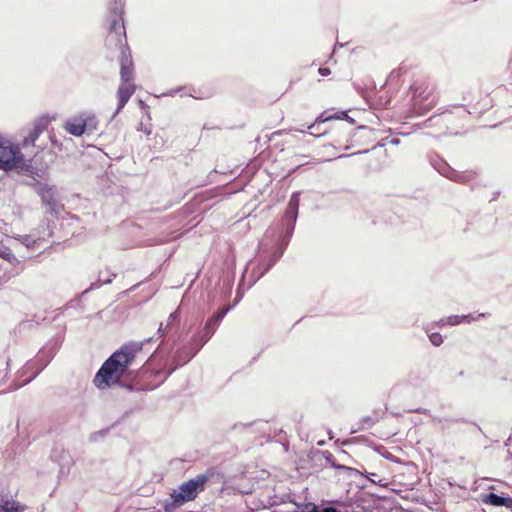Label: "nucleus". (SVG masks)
<instances>
[{"label": "nucleus", "instance_id": "obj_29", "mask_svg": "<svg viewBox=\"0 0 512 512\" xmlns=\"http://www.w3.org/2000/svg\"><path fill=\"white\" fill-rule=\"evenodd\" d=\"M319 126H320V125H317V126H316L314 129H312V130H311V129H309L308 127H307V129L309 130V133H310L311 135H314V136H316V137H319V136H321V135L325 134V132H320V130H319Z\"/></svg>", "mask_w": 512, "mask_h": 512}, {"label": "nucleus", "instance_id": "obj_23", "mask_svg": "<svg viewBox=\"0 0 512 512\" xmlns=\"http://www.w3.org/2000/svg\"><path fill=\"white\" fill-rule=\"evenodd\" d=\"M429 340L432 345L439 347L443 343V337L440 333L433 332L428 334Z\"/></svg>", "mask_w": 512, "mask_h": 512}, {"label": "nucleus", "instance_id": "obj_35", "mask_svg": "<svg viewBox=\"0 0 512 512\" xmlns=\"http://www.w3.org/2000/svg\"><path fill=\"white\" fill-rule=\"evenodd\" d=\"M164 333H165V329L163 327V324L161 323L158 327L157 334L159 337H162L164 335Z\"/></svg>", "mask_w": 512, "mask_h": 512}, {"label": "nucleus", "instance_id": "obj_32", "mask_svg": "<svg viewBox=\"0 0 512 512\" xmlns=\"http://www.w3.org/2000/svg\"><path fill=\"white\" fill-rule=\"evenodd\" d=\"M319 74L322 76H327L330 74V69L325 67H320L318 70Z\"/></svg>", "mask_w": 512, "mask_h": 512}, {"label": "nucleus", "instance_id": "obj_18", "mask_svg": "<svg viewBox=\"0 0 512 512\" xmlns=\"http://www.w3.org/2000/svg\"><path fill=\"white\" fill-rule=\"evenodd\" d=\"M230 310L229 307H224L219 309L216 313H214L206 322L204 326L205 331L211 330L213 327H215V331L217 330V327L219 323L222 321V319L225 317V315Z\"/></svg>", "mask_w": 512, "mask_h": 512}, {"label": "nucleus", "instance_id": "obj_26", "mask_svg": "<svg viewBox=\"0 0 512 512\" xmlns=\"http://www.w3.org/2000/svg\"><path fill=\"white\" fill-rule=\"evenodd\" d=\"M178 320H179V313H178V311L172 312L169 315V317H168V321H167L166 327L170 326L172 323H174L175 321H178Z\"/></svg>", "mask_w": 512, "mask_h": 512}, {"label": "nucleus", "instance_id": "obj_3", "mask_svg": "<svg viewBox=\"0 0 512 512\" xmlns=\"http://www.w3.org/2000/svg\"><path fill=\"white\" fill-rule=\"evenodd\" d=\"M123 10L124 4L122 1L115 0L111 7V20L107 36L108 44L118 46L121 50H123L127 42ZM122 53H124V51H122Z\"/></svg>", "mask_w": 512, "mask_h": 512}, {"label": "nucleus", "instance_id": "obj_25", "mask_svg": "<svg viewBox=\"0 0 512 512\" xmlns=\"http://www.w3.org/2000/svg\"><path fill=\"white\" fill-rule=\"evenodd\" d=\"M102 274L103 273L101 272L99 277V281H101L102 284H109L116 277L115 273H109L107 278H102Z\"/></svg>", "mask_w": 512, "mask_h": 512}, {"label": "nucleus", "instance_id": "obj_14", "mask_svg": "<svg viewBox=\"0 0 512 512\" xmlns=\"http://www.w3.org/2000/svg\"><path fill=\"white\" fill-rule=\"evenodd\" d=\"M485 317L484 313H480L477 316L472 314H463V315H451L445 318V321L450 326H456L461 324L462 322L470 323L472 321H477L479 318Z\"/></svg>", "mask_w": 512, "mask_h": 512}, {"label": "nucleus", "instance_id": "obj_9", "mask_svg": "<svg viewBox=\"0 0 512 512\" xmlns=\"http://www.w3.org/2000/svg\"><path fill=\"white\" fill-rule=\"evenodd\" d=\"M439 172L446 178L458 183H469L475 177V173L472 171L458 172L446 164L442 165Z\"/></svg>", "mask_w": 512, "mask_h": 512}, {"label": "nucleus", "instance_id": "obj_37", "mask_svg": "<svg viewBox=\"0 0 512 512\" xmlns=\"http://www.w3.org/2000/svg\"><path fill=\"white\" fill-rule=\"evenodd\" d=\"M6 376H7L6 369L0 370V384L3 383Z\"/></svg>", "mask_w": 512, "mask_h": 512}, {"label": "nucleus", "instance_id": "obj_17", "mask_svg": "<svg viewBox=\"0 0 512 512\" xmlns=\"http://www.w3.org/2000/svg\"><path fill=\"white\" fill-rule=\"evenodd\" d=\"M120 77L122 83H132L133 80V64L132 60L123 57L121 61Z\"/></svg>", "mask_w": 512, "mask_h": 512}, {"label": "nucleus", "instance_id": "obj_33", "mask_svg": "<svg viewBox=\"0 0 512 512\" xmlns=\"http://www.w3.org/2000/svg\"><path fill=\"white\" fill-rule=\"evenodd\" d=\"M503 507H506L510 510H512V498L511 497H505V504Z\"/></svg>", "mask_w": 512, "mask_h": 512}, {"label": "nucleus", "instance_id": "obj_4", "mask_svg": "<svg viewBox=\"0 0 512 512\" xmlns=\"http://www.w3.org/2000/svg\"><path fill=\"white\" fill-rule=\"evenodd\" d=\"M208 481V476L199 474L195 478L182 483L178 491H173L171 497L176 505H182L186 502L192 501L197 497V494L204 490L205 484Z\"/></svg>", "mask_w": 512, "mask_h": 512}, {"label": "nucleus", "instance_id": "obj_27", "mask_svg": "<svg viewBox=\"0 0 512 512\" xmlns=\"http://www.w3.org/2000/svg\"><path fill=\"white\" fill-rule=\"evenodd\" d=\"M377 478H378V475H377L376 473H370L369 475H367V479H368L369 481H371V482H373V483H380V485H384V484L382 483V481H383V480H382V479H378V480H377Z\"/></svg>", "mask_w": 512, "mask_h": 512}, {"label": "nucleus", "instance_id": "obj_13", "mask_svg": "<svg viewBox=\"0 0 512 512\" xmlns=\"http://www.w3.org/2000/svg\"><path fill=\"white\" fill-rule=\"evenodd\" d=\"M331 120H346L350 123H353L354 120L348 116L346 111H340L331 115H325V113H322L314 123L308 126L309 129H314L317 125H321L322 123L331 121Z\"/></svg>", "mask_w": 512, "mask_h": 512}, {"label": "nucleus", "instance_id": "obj_8", "mask_svg": "<svg viewBox=\"0 0 512 512\" xmlns=\"http://www.w3.org/2000/svg\"><path fill=\"white\" fill-rule=\"evenodd\" d=\"M42 229V233L39 234L38 236L34 235V234H29V235H19L17 237V240L22 243L23 245H25L26 247L30 248V247H34L36 245H39V243L41 241H44L45 239L51 237L52 235V232L50 230V227H49V223H41L40 224V227Z\"/></svg>", "mask_w": 512, "mask_h": 512}, {"label": "nucleus", "instance_id": "obj_22", "mask_svg": "<svg viewBox=\"0 0 512 512\" xmlns=\"http://www.w3.org/2000/svg\"><path fill=\"white\" fill-rule=\"evenodd\" d=\"M377 418L375 417H372V416H365L362 418L361 420V427H359V429H366V428H370L372 427L376 422H377Z\"/></svg>", "mask_w": 512, "mask_h": 512}, {"label": "nucleus", "instance_id": "obj_38", "mask_svg": "<svg viewBox=\"0 0 512 512\" xmlns=\"http://www.w3.org/2000/svg\"><path fill=\"white\" fill-rule=\"evenodd\" d=\"M399 142H400V141H399V139H397V138H394V139H392V140L390 141V143H391V144H393V145H398V144H399Z\"/></svg>", "mask_w": 512, "mask_h": 512}, {"label": "nucleus", "instance_id": "obj_31", "mask_svg": "<svg viewBox=\"0 0 512 512\" xmlns=\"http://www.w3.org/2000/svg\"><path fill=\"white\" fill-rule=\"evenodd\" d=\"M138 130L143 131L145 134L149 135L151 133V127H147L140 123Z\"/></svg>", "mask_w": 512, "mask_h": 512}, {"label": "nucleus", "instance_id": "obj_30", "mask_svg": "<svg viewBox=\"0 0 512 512\" xmlns=\"http://www.w3.org/2000/svg\"><path fill=\"white\" fill-rule=\"evenodd\" d=\"M318 512H341V511L333 506H325L322 510L318 509Z\"/></svg>", "mask_w": 512, "mask_h": 512}, {"label": "nucleus", "instance_id": "obj_21", "mask_svg": "<svg viewBox=\"0 0 512 512\" xmlns=\"http://www.w3.org/2000/svg\"><path fill=\"white\" fill-rule=\"evenodd\" d=\"M483 502L495 507H503L505 504V497L495 493H488L483 497Z\"/></svg>", "mask_w": 512, "mask_h": 512}, {"label": "nucleus", "instance_id": "obj_39", "mask_svg": "<svg viewBox=\"0 0 512 512\" xmlns=\"http://www.w3.org/2000/svg\"><path fill=\"white\" fill-rule=\"evenodd\" d=\"M50 139H51V142H52L54 145H57V141H56L52 136H50Z\"/></svg>", "mask_w": 512, "mask_h": 512}, {"label": "nucleus", "instance_id": "obj_19", "mask_svg": "<svg viewBox=\"0 0 512 512\" xmlns=\"http://www.w3.org/2000/svg\"><path fill=\"white\" fill-rule=\"evenodd\" d=\"M47 123L48 120L44 118L38 119L34 123L32 129L29 131L27 135L29 137L30 142H33L35 144L41 133L46 129Z\"/></svg>", "mask_w": 512, "mask_h": 512}, {"label": "nucleus", "instance_id": "obj_36", "mask_svg": "<svg viewBox=\"0 0 512 512\" xmlns=\"http://www.w3.org/2000/svg\"><path fill=\"white\" fill-rule=\"evenodd\" d=\"M435 325H436V326H438V327H443V326H445V325H448V323L445 321V318H442V319H440L439 321H437V322L435 323Z\"/></svg>", "mask_w": 512, "mask_h": 512}, {"label": "nucleus", "instance_id": "obj_1", "mask_svg": "<svg viewBox=\"0 0 512 512\" xmlns=\"http://www.w3.org/2000/svg\"><path fill=\"white\" fill-rule=\"evenodd\" d=\"M143 345L144 342H129L121 346L102 364L93 379L94 385L104 390L119 383Z\"/></svg>", "mask_w": 512, "mask_h": 512}, {"label": "nucleus", "instance_id": "obj_15", "mask_svg": "<svg viewBox=\"0 0 512 512\" xmlns=\"http://www.w3.org/2000/svg\"><path fill=\"white\" fill-rule=\"evenodd\" d=\"M24 506L12 498L0 495V512H23Z\"/></svg>", "mask_w": 512, "mask_h": 512}, {"label": "nucleus", "instance_id": "obj_5", "mask_svg": "<svg viewBox=\"0 0 512 512\" xmlns=\"http://www.w3.org/2000/svg\"><path fill=\"white\" fill-rule=\"evenodd\" d=\"M26 156L18 147L0 141V169L10 171L26 166Z\"/></svg>", "mask_w": 512, "mask_h": 512}, {"label": "nucleus", "instance_id": "obj_16", "mask_svg": "<svg viewBox=\"0 0 512 512\" xmlns=\"http://www.w3.org/2000/svg\"><path fill=\"white\" fill-rule=\"evenodd\" d=\"M85 134H92L98 129L99 121L94 113L82 112L81 113Z\"/></svg>", "mask_w": 512, "mask_h": 512}, {"label": "nucleus", "instance_id": "obj_10", "mask_svg": "<svg viewBox=\"0 0 512 512\" xmlns=\"http://www.w3.org/2000/svg\"><path fill=\"white\" fill-rule=\"evenodd\" d=\"M214 333L215 327H213L209 331L203 330L202 333L195 335L189 344L191 347H194V349L188 354L186 360L192 359L200 351V349L208 342V340L213 336Z\"/></svg>", "mask_w": 512, "mask_h": 512}, {"label": "nucleus", "instance_id": "obj_6", "mask_svg": "<svg viewBox=\"0 0 512 512\" xmlns=\"http://www.w3.org/2000/svg\"><path fill=\"white\" fill-rule=\"evenodd\" d=\"M435 103V96L427 88L417 87L413 93V108L415 112L424 114L430 111Z\"/></svg>", "mask_w": 512, "mask_h": 512}, {"label": "nucleus", "instance_id": "obj_11", "mask_svg": "<svg viewBox=\"0 0 512 512\" xmlns=\"http://www.w3.org/2000/svg\"><path fill=\"white\" fill-rule=\"evenodd\" d=\"M135 85L133 83H122L117 90L118 106L115 114L119 113L127 104L131 96L135 92Z\"/></svg>", "mask_w": 512, "mask_h": 512}, {"label": "nucleus", "instance_id": "obj_12", "mask_svg": "<svg viewBox=\"0 0 512 512\" xmlns=\"http://www.w3.org/2000/svg\"><path fill=\"white\" fill-rule=\"evenodd\" d=\"M64 129L72 136L80 137L85 134L81 113L67 119L64 123Z\"/></svg>", "mask_w": 512, "mask_h": 512}, {"label": "nucleus", "instance_id": "obj_40", "mask_svg": "<svg viewBox=\"0 0 512 512\" xmlns=\"http://www.w3.org/2000/svg\"><path fill=\"white\" fill-rule=\"evenodd\" d=\"M34 155H35V153H34V152L30 153V154L28 155V157H29L28 161H30V160H31V158H32Z\"/></svg>", "mask_w": 512, "mask_h": 512}, {"label": "nucleus", "instance_id": "obj_41", "mask_svg": "<svg viewBox=\"0 0 512 512\" xmlns=\"http://www.w3.org/2000/svg\"><path fill=\"white\" fill-rule=\"evenodd\" d=\"M176 367L172 368V370L169 372L171 374L173 371H175Z\"/></svg>", "mask_w": 512, "mask_h": 512}, {"label": "nucleus", "instance_id": "obj_24", "mask_svg": "<svg viewBox=\"0 0 512 512\" xmlns=\"http://www.w3.org/2000/svg\"><path fill=\"white\" fill-rule=\"evenodd\" d=\"M34 146H35V144L33 142L29 141V137L25 136L24 139L22 140V142L17 147L20 150V149H26V148L34 147Z\"/></svg>", "mask_w": 512, "mask_h": 512}, {"label": "nucleus", "instance_id": "obj_20", "mask_svg": "<svg viewBox=\"0 0 512 512\" xmlns=\"http://www.w3.org/2000/svg\"><path fill=\"white\" fill-rule=\"evenodd\" d=\"M193 349H194V347H191L190 345H188L187 347H184L176 352V354L174 356V362L176 363V367L182 366L191 360V359L186 360V358L188 357V354Z\"/></svg>", "mask_w": 512, "mask_h": 512}, {"label": "nucleus", "instance_id": "obj_28", "mask_svg": "<svg viewBox=\"0 0 512 512\" xmlns=\"http://www.w3.org/2000/svg\"><path fill=\"white\" fill-rule=\"evenodd\" d=\"M0 257L7 259L8 261H12L15 259V256L9 251H3L0 253Z\"/></svg>", "mask_w": 512, "mask_h": 512}, {"label": "nucleus", "instance_id": "obj_34", "mask_svg": "<svg viewBox=\"0 0 512 512\" xmlns=\"http://www.w3.org/2000/svg\"><path fill=\"white\" fill-rule=\"evenodd\" d=\"M35 183H41L36 178H32L30 181H28L26 184L30 187H32L35 190Z\"/></svg>", "mask_w": 512, "mask_h": 512}, {"label": "nucleus", "instance_id": "obj_2", "mask_svg": "<svg viewBox=\"0 0 512 512\" xmlns=\"http://www.w3.org/2000/svg\"><path fill=\"white\" fill-rule=\"evenodd\" d=\"M299 202L300 192H294L289 199L285 213L281 220V229L283 233L282 244L281 246L274 249L266 263L259 265V277L263 276L267 271H269L283 255L284 249L288 245V242L294 232L295 223L298 217Z\"/></svg>", "mask_w": 512, "mask_h": 512}, {"label": "nucleus", "instance_id": "obj_7", "mask_svg": "<svg viewBox=\"0 0 512 512\" xmlns=\"http://www.w3.org/2000/svg\"><path fill=\"white\" fill-rule=\"evenodd\" d=\"M35 192L41 198L42 204L51 214L57 213L56 188L47 183H35Z\"/></svg>", "mask_w": 512, "mask_h": 512}]
</instances>
